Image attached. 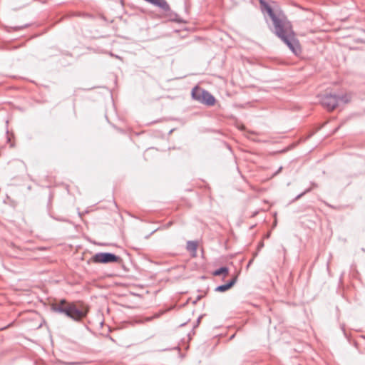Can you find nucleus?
<instances>
[{
    "label": "nucleus",
    "mask_w": 365,
    "mask_h": 365,
    "mask_svg": "<svg viewBox=\"0 0 365 365\" xmlns=\"http://www.w3.org/2000/svg\"><path fill=\"white\" fill-rule=\"evenodd\" d=\"M150 4L160 8V9H168V2L165 0H144Z\"/></svg>",
    "instance_id": "1a4fd4ad"
},
{
    "label": "nucleus",
    "mask_w": 365,
    "mask_h": 365,
    "mask_svg": "<svg viewBox=\"0 0 365 365\" xmlns=\"http://www.w3.org/2000/svg\"><path fill=\"white\" fill-rule=\"evenodd\" d=\"M336 96H337V102L338 103L339 101H341V102H342L344 103H347L351 100L350 96H349L347 94H341V95L336 94Z\"/></svg>",
    "instance_id": "ddd939ff"
},
{
    "label": "nucleus",
    "mask_w": 365,
    "mask_h": 365,
    "mask_svg": "<svg viewBox=\"0 0 365 365\" xmlns=\"http://www.w3.org/2000/svg\"><path fill=\"white\" fill-rule=\"evenodd\" d=\"M253 259H251L249 263H248V266L252 262Z\"/></svg>",
    "instance_id": "5701e85b"
},
{
    "label": "nucleus",
    "mask_w": 365,
    "mask_h": 365,
    "mask_svg": "<svg viewBox=\"0 0 365 365\" xmlns=\"http://www.w3.org/2000/svg\"><path fill=\"white\" fill-rule=\"evenodd\" d=\"M272 31L287 46L295 56L301 54L300 43L295 36V33L289 21L278 29L272 30Z\"/></svg>",
    "instance_id": "f03ea898"
},
{
    "label": "nucleus",
    "mask_w": 365,
    "mask_h": 365,
    "mask_svg": "<svg viewBox=\"0 0 365 365\" xmlns=\"http://www.w3.org/2000/svg\"><path fill=\"white\" fill-rule=\"evenodd\" d=\"M53 312L63 314L73 322H81L88 314V310L83 307H78L74 302L61 299L51 305Z\"/></svg>",
    "instance_id": "f257e3e1"
},
{
    "label": "nucleus",
    "mask_w": 365,
    "mask_h": 365,
    "mask_svg": "<svg viewBox=\"0 0 365 365\" xmlns=\"http://www.w3.org/2000/svg\"><path fill=\"white\" fill-rule=\"evenodd\" d=\"M27 27V25H24V26H10V27H7L6 28V30L8 32H11V31H20V30H22L25 28Z\"/></svg>",
    "instance_id": "4468645a"
},
{
    "label": "nucleus",
    "mask_w": 365,
    "mask_h": 365,
    "mask_svg": "<svg viewBox=\"0 0 365 365\" xmlns=\"http://www.w3.org/2000/svg\"><path fill=\"white\" fill-rule=\"evenodd\" d=\"M237 282V277L229 280L226 284L219 285L215 288V291L217 292H225L232 287Z\"/></svg>",
    "instance_id": "6e6552de"
},
{
    "label": "nucleus",
    "mask_w": 365,
    "mask_h": 365,
    "mask_svg": "<svg viewBox=\"0 0 365 365\" xmlns=\"http://www.w3.org/2000/svg\"><path fill=\"white\" fill-rule=\"evenodd\" d=\"M282 170V167H279L278 168V170L273 174V176H276L277 175H278Z\"/></svg>",
    "instance_id": "dca6fc26"
},
{
    "label": "nucleus",
    "mask_w": 365,
    "mask_h": 365,
    "mask_svg": "<svg viewBox=\"0 0 365 365\" xmlns=\"http://www.w3.org/2000/svg\"><path fill=\"white\" fill-rule=\"evenodd\" d=\"M156 230H155L152 231V232H150V234L146 237V238H148L150 235H151L152 234H153Z\"/></svg>",
    "instance_id": "412c9836"
},
{
    "label": "nucleus",
    "mask_w": 365,
    "mask_h": 365,
    "mask_svg": "<svg viewBox=\"0 0 365 365\" xmlns=\"http://www.w3.org/2000/svg\"><path fill=\"white\" fill-rule=\"evenodd\" d=\"M311 191V188H308L307 190H305L304 192H302V193L299 194L298 195H297L292 200V202H294L296 200H298L299 199H300L302 196H304L306 193L309 192Z\"/></svg>",
    "instance_id": "2eb2a0df"
},
{
    "label": "nucleus",
    "mask_w": 365,
    "mask_h": 365,
    "mask_svg": "<svg viewBox=\"0 0 365 365\" xmlns=\"http://www.w3.org/2000/svg\"><path fill=\"white\" fill-rule=\"evenodd\" d=\"M259 5L262 13L267 14L272 21L273 28L272 30H275L288 22V19L283 14H277L272 6L264 0H259Z\"/></svg>",
    "instance_id": "7ed1b4c3"
},
{
    "label": "nucleus",
    "mask_w": 365,
    "mask_h": 365,
    "mask_svg": "<svg viewBox=\"0 0 365 365\" xmlns=\"http://www.w3.org/2000/svg\"><path fill=\"white\" fill-rule=\"evenodd\" d=\"M202 295H198L197 297H196V299L193 302L194 304H195L197 301L200 300L202 299Z\"/></svg>",
    "instance_id": "a211bd4d"
},
{
    "label": "nucleus",
    "mask_w": 365,
    "mask_h": 365,
    "mask_svg": "<svg viewBox=\"0 0 365 365\" xmlns=\"http://www.w3.org/2000/svg\"><path fill=\"white\" fill-rule=\"evenodd\" d=\"M172 223H173L172 222H169L167 224V227H170V226L172 225Z\"/></svg>",
    "instance_id": "4be33fe9"
},
{
    "label": "nucleus",
    "mask_w": 365,
    "mask_h": 365,
    "mask_svg": "<svg viewBox=\"0 0 365 365\" xmlns=\"http://www.w3.org/2000/svg\"><path fill=\"white\" fill-rule=\"evenodd\" d=\"M91 261L96 264L122 263L120 257L111 252H98L92 256Z\"/></svg>",
    "instance_id": "20e7f679"
},
{
    "label": "nucleus",
    "mask_w": 365,
    "mask_h": 365,
    "mask_svg": "<svg viewBox=\"0 0 365 365\" xmlns=\"http://www.w3.org/2000/svg\"><path fill=\"white\" fill-rule=\"evenodd\" d=\"M228 274H229V269H228V267H225V266L220 267V268L215 269L212 272V274L214 276L223 275L224 277H226L227 275H228Z\"/></svg>",
    "instance_id": "9b49d317"
},
{
    "label": "nucleus",
    "mask_w": 365,
    "mask_h": 365,
    "mask_svg": "<svg viewBox=\"0 0 365 365\" xmlns=\"http://www.w3.org/2000/svg\"><path fill=\"white\" fill-rule=\"evenodd\" d=\"M199 102L207 106H212L215 105L216 99L208 91L203 89V91H201V98Z\"/></svg>",
    "instance_id": "423d86ee"
},
{
    "label": "nucleus",
    "mask_w": 365,
    "mask_h": 365,
    "mask_svg": "<svg viewBox=\"0 0 365 365\" xmlns=\"http://www.w3.org/2000/svg\"><path fill=\"white\" fill-rule=\"evenodd\" d=\"M165 13V16L171 21L177 23H185V21L180 18L177 13L172 11L169 4H168V9H162Z\"/></svg>",
    "instance_id": "0eeeda50"
},
{
    "label": "nucleus",
    "mask_w": 365,
    "mask_h": 365,
    "mask_svg": "<svg viewBox=\"0 0 365 365\" xmlns=\"http://www.w3.org/2000/svg\"><path fill=\"white\" fill-rule=\"evenodd\" d=\"M186 248L190 252H195L197 248V242L196 241H187Z\"/></svg>",
    "instance_id": "f8f14e48"
},
{
    "label": "nucleus",
    "mask_w": 365,
    "mask_h": 365,
    "mask_svg": "<svg viewBox=\"0 0 365 365\" xmlns=\"http://www.w3.org/2000/svg\"><path fill=\"white\" fill-rule=\"evenodd\" d=\"M264 247V242L262 241L259 242L257 246V249L260 250Z\"/></svg>",
    "instance_id": "f3484780"
},
{
    "label": "nucleus",
    "mask_w": 365,
    "mask_h": 365,
    "mask_svg": "<svg viewBox=\"0 0 365 365\" xmlns=\"http://www.w3.org/2000/svg\"><path fill=\"white\" fill-rule=\"evenodd\" d=\"M159 316H160V314H155L153 317L149 318V319H148V320H150L152 318H157V317H158Z\"/></svg>",
    "instance_id": "aec40b11"
},
{
    "label": "nucleus",
    "mask_w": 365,
    "mask_h": 365,
    "mask_svg": "<svg viewBox=\"0 0 365 365\" xmlns=\"http://www.w3.org/2000/svg\"><path fill=\"white\" fill-rule=\"evenodd\" d=\"M201 91H203V88H201L197 86H195L191 91L192 99L199 102L201 98Z\"/></svg>",
    "instance_id": "9d476101"
},
{
    "label": "nucleus",
    "mask_w": 365,
    "mask_h": 365,
    "mask_svg": "<svg viewBox=\"0 0 365 365\" xmlns=\"http://www.w3.org/2000/svg\"><path fill=\"white\" fill-rule=\"evenodd\" d=\"M320 103L327 110H334L338 106L336 94L326 93L320 97Z\"/></svg>",
    "instance_id": "39448f33"
},
{
    "label": "nucleus",
    "mask_w": 365,
    "mask_h": 365,
    "mask_svg": "<svg viewBox=\"0 0 365 365\" xmlns=\"http://www.w3.org/2000/svg\"><path fill=\"white\" fill-rule=\"evenodd\" d=\"M202 316H200V317H199L197 318V324H199V323H200V319H201V318H202Z\"/></svg>",
    "instance_id": "6ab92c4d"
}]
</instances>
